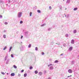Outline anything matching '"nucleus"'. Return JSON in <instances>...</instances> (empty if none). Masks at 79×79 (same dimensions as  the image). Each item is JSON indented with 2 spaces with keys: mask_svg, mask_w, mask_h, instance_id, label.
Returning a JSON list of instances; mask_svg holds the SVG:
<instances>
[{
  "mask_svg": "<svg viewBox=\"0 0 79 79\" xmlns=\"http://www.w3.org/2000/svg\"><path fill=\"white\" fill-rule=\"evenodd\" d=\"M66 15V14H64V15Z\"/></svg>",
  "mask_w": 79,
  "mask_h": 79,
  "instance_id": "obj_59",
  "label": "nucleus"
},
{
  "mask_svg": "<svg viewBox=\"0 0 79 79\" xmlns=\"http://www.w3.org/2000/svg\"><path fill=\"white\" fill-rule=\"evenodd\" d=\"M71 76H71V75H70V76H68V77H68H68H71Z\"/></svg>",
  "mask_w": 79,
  "mask_h": 79,
  "instance_id": "obj_47",
  "label": "nucleus"
},
{
  "mask_svg": "<svg viewBox=\"0 0 79 79\" xmlns=\"http://www.w3.org/2000/svg\"><path fill=\"white\" fill-rule=\"evenodd\" d=\"M29 68H30V69H32L33 68V67H32L31 66Z\"/></svg>",
  "mask_w": 79,
  "mask_h": 79,
  "instance_id": "obj_34",
  "label": "nucleus"
},
{
  "mask_svg": "<svg viewBox=\"0 0 79 79\" xmlns=\"http://www.w3.org/2000/svg\"><path fill=\"white\" fill-rule=\"evenodd\" d=\"M12 48H13V47H10V48L9 51V52H11V49H12Z\"/></svg>",
  "mask_w": 79,
  "mask_h": 79,
  "instance_id": "obj_11",
  "label": "nucleus"
},
{
  "mask_svg": "<svg viewBox=\"0 0 79 79\" xmlns=\"http://www.w3.org/2000/svg\"><path fill=\"white\" fill-rule=\"evenodd\" d=\"M53 42H52L51 43V44H52V45H53Z\"/></svg>",
  "mask_w": 79,
  "mask_h": 79,
  "instance_id": "obj_52",
  "label": "nucleus"
},
{
  "mask_svg": "<svg viewBox=\"0 0 79 79\" xmlns=\"http://www.w3.org/2000/svg\"><path fill=\"white\" fill-rule=\"evenodd\" d=\"M23 76H24V77H26L27 76V73H25V74H24Z\"/></svg>",
  "mask_w": 79,
  "mask_h": 79,
  "instance_id": "obj_19",
  "label": "nucleus"
},
{
  "mask_svg": "<svg viewBox=\"0 0 79 79\" xmlns=\"http://www.w3.org/2000/svg\"><path fill=\"white\" fill-rule=\"evenodd\" d=\"M7 58H8V56H6L5 57V58L4 61H6V60H7Z\"/></svg>",
  "mask_w": 79,
  "mask_h": 79,
  "instance_id": "obj_16",
  "label": "nucleus"
},
{
  "mask_svg": "<svg viewBox=\"0 0 79 79\" xmlns=\"http://www.w3.org/2000/svg\"><path fill=\"white\" fill-rule=\"evenodd\" d=\"M69 18V14H67L66 15V18Z\"/></svg>",
  "mask_w": 79,
  "mask_h": 79,
  "instance_id": "obj_18",
  "label": "nucleus"
},
{
  "mask_svg": "<svg viewBox=\"0 0 79 79\" xmlns=\"http://www.w3.org/2000/svg\"><path fill=\"white\" fill-rule=\"evenodd\" d=\"M68 72H69V73H73L72 70H71V69H69Z\"/></svg>",
  "mask_w": 79,
  "mask_h": 79,
  "instance_id": "obj_3",
  "label": "nucleus"
},
{
  "mask_svg": "<svg viewBox=\"0 0 79 79\" xmlns=\"http://www.w3.org/2000/svg\"><path fill=\"white\" fill-rule=\"evenodd\" d=\"M28 33V31H26V32H24V35L25 37H29V35Z\"/></svg>",
  "mask_w": 79,
  "mask_h": 79,
  "instance_id": "obj_2",
  "label": "nucleus"
},
{
  "mask_svg": "<svg viewBox=\"0 0 79 79\" xmlns=\"http://www.w3.org/2000/svg\"><path fill=\"white\" fill-rule=\"evenodd\" d=\"M54 65L52 64H51V63H50L48 64V67H50V66H53Z\"/></svg>",
  "mask_w": 79,
  "mask_h": 79,
  "instance_id": "obj_9",
  "label": "nucleus"
},
{
  "mask_svg": "<svg viewBox=\"0 0 79 79\" xmlns=\"http://www.w3.org/2000/svg\"><path fill=\"white\" fill-rule=\"evenodd\" d=\"M66 15H65V17H66Z\"/></svg>",
  "mask_w": 79,
  "mask_h": 79,
  "instance_id": "obj_55",
  "label": "nucleus"
},
{
  "mask_svg": "<svg viewBox=\"0 0 79 79\" xmlns=\"http://www.w3.org/2000/svg\"><path fill=\"white\" fill-rule=\"evenodd\" d=\"M21 44H22V42H21Z\"/></svg>",
  "mask_w": 79,
  "mask_h": 79,
  "instance_id": "obj_56",
  "label": "nucleus"
},
{
  "mask_svg": "<svg viewBox=\"0 0 79 79\" xmlns=\"http://www.w3.org/2000/svg\"><path fill=\"white\" fill-rule=\"evenodd\" d=\"M63 1H64V0H63Z\"/></svg>",
  "mask_w": 79,
  "mask_h": 79,
  "instance_id": "obj_60",
  "label": "nucleus"
},
{
  "mask_svg": "<svg viewBox=\"0 0 79 79\" xmlns=\"http://www.w3.org/2000/svg\"><path fill=\"white\" fill-rule=\"evenodd\" d=\"M3 32H6V30H4Z\"/></svg>",
  "mask_w": 79,
  "mask_h": 79,
  "instance_id": "obj_51",
  "label": "nucleus"
},
{
  "mask_svg": "<svg viewBox=\"0 0 79 79\" xmlns=\"http://www.w3.org/2000/svg\"><path fill=\"white\" fill-rule=\"evenodd\" d=\"M39 75H40V76H41V75L42 74V73L41 72H40L39 73Z\"/></svg>",
  "mask_w": 79,
  "mask_h": 79,
  "instance_id": "obj_17",
  "label": "nucleus"
},
{
  "mask_svg": "<svg viewBox=\"0 0 79 79\" xmlns=\"http://www.w3.org/2000/svg\"><path fill=\"white\" fill-rule=\"evenodd\" d=\"M6 6H8V4H6Z\"/></svg>",
  "mask_w": 79,
  "mask_h": 79,
  "instance_id": "obj_54",
  "label": "nucleus"
},
{
  "mask_svg": "<svg viewBox=\"0 0 79 79\" xmlns=\"http://www.w3.org/2000/svg\"><path fill=\"white\" fill-rule=\"evenodd\" d=\"M32 12H30V16H32Z\"/></svg>",
  "mask_w": 79,
  "mask_h": 79,
  "instance_id": "obj_32",
  "label": "nucleus"
},
{
  "mask_svg": "<svg viewBox=\"0 0 79 79\" xmlns=\"http://www.w3.org/2000/svg\"><path fill=\"white\" fill-rule=\"evenodd\" d=\"M2 18V15H0V18Z\"/></svg>",
  "mask_w": 79,
  "mask_h": 79,
  "instance_id": "obj_43",
  "label": "nucleus"
},
{
  "mask_svg": "<svg viewBox=\"0 0 79 79\" xmlns=\"http://www.w3.org/2000/svg\"><path fill=\"white\" fill-rule=\"evenodd\" d=\"M35 50H36V51H37L38 50V48H37V47H36L35 48Z\"/></svg>",
  "mask_w": 79,
  "mask_h": 79,
  "instance_id": "obj_29",
  "label": "nucleus"
},
{
  "mask_svg": "<svg viewBox=\"0 0 79 79\" xmlns=\"http://www.w3.org/2000/svg\"><path fill=\"white\" fill-rule=\"evenodd\" d=\"M9 59H7V61H6V64H8V63H9Z\"/></svg>",
  "mask_w": 79,
  "mask_h": 79,
  "instance_id": "obj_15",
  "label": "nucleus"
},
{
  "mask_svg": "<svg viewBox=\"0 0 79 79\" xmlns=\"http://www.w3.org/2000/svg\"><path fill=\"white\" fill-rule=\"evenodd\" d=\"M13 67L15 69L17 68V66L15 65H13Z\"/></svg>",
  "mask_w": 79,
  "mask_h": 79,
  "instance_id": "obj_21",
  "label": "nucleus"
},
{
  "mask_svg": "<svg viewBox=\"0 0 79 79\" xmlns=\"http://www.w3.org/2000/svg\"><path fill=\"white\" fill-rule=\"evenodd\" d=\"M49 69H51V70H53V69L54 68L53 66H51L49 67Z\"/></svg>",
  "mask_w": 79,
  "mask_h": 79,
  "instance_id": "obj_5",
  "label": "nucleus"
},
{
  "mask_svg": "<svg viewBox=\"0 0 79 79\" xmlns=\"http://www.w3.org/2000/svg\"><path fill=\"white\" fill-rule=\"evenodd\" d=\"M70 1H71V0H67L66 3H70Z\"/></svg>",
  "mask_w": 79,
  "mask_h": 79,
  "instance_id": "obj_10",
  "label": "nucleus"
},
{
  "mask_svg": "<svg viewBox=\"0 0 79 79\" xmlns=\"http://www.w3.org/2000/svg\"><path fill=\"white\" fill-rule=\"evenodd\" d=\"M11 56L12 58H13L14 57V56H13V54H11Z\"/></svg>",
  "mask_w": 79,
  "mask_h": 79,
  "instance_id": "obj_37",
  "label": "nucleus"
},
{
  "mask_svg": "<svg viewBox=\"0 0 79 79\" xmlns=\"http://www.w3.org/2000/svg\"><path fill=\"white\" fill-rule=\"evenodd\" d=\"M63 55V54H60V56H62V55Z\"/></svg>",
  "mask_w": 79,
  "mask_h": 79,
  "instance_id": "obj_49",
  "label": "nucleus"
},
{
  "mask_svg": "<svg viewBox=\"0 0 79 79\" xmlns=\"http://www.w3.org/2000/svg\"><path fill=\"white\" fill-rule=\"evenodd\" d=\"M0 3L1 5H2V4H4V2L1 0H0Z\"/></svg>",
  "mask_w": 79,
  "mask_h": 79,
  "instance_id": "obj_6",
  "label": "nucleus"
},
{
  "mask_svg": "<svg viewBox=\"0 0 79 79\" xmlns=\"http://www.w3.org/2000/svg\"><path fill=\"white\" fill-rule=\"evenodd\" d=\"M28 48H31V44H29L28 46Z\"/></svg>",
  "mask_w": 79,
  "mask_h": 79,
  "instance_id": "obj_26",
  "label": "nucleus"
},
{
  "mask_svg": "<svg viewBox=\"0 0 79 79\" xmlns=\"http://www.w3.org/2000/svg\"><path fill=\"white\" fill-rule=\"evenodd\" d=\"M20 51H22L23 50V47L21 46L20 47Z\"/></svg>",
  "mask_w": 79,
  "mask_h": 79,
  "instance_id": "obj_13",
  "label": "nucleus"
},
{
  "mask_svg": "<svg viewBox=\"0 0 79 79\" xmlns=\"http://www.w3.org/2000/svg\"><path fill=\"white\" fill-rule=\"evenodd\" d=\"M58 60H56L54 61L55 63H58Z\"/></svg>",
  "mask_w": 79,
  "mask_h": 79,
  "instance_id": "obj_27",
  "label": "nucleus"
},
{
  "mask_svg": "<svg viewBox=\"0 0 79 79\" xmlns=\"http://www.w3.org/2000/svg\"><path fill=\"white\" fill-rule=\"evenodd\" d=\"M7 48V47H6V46H5V47H4L3 49V50H5Z\"/></svg>",
  "mask_w": 79,
  "mask_h": 79,
  "instance_id": "obj_24",
  "label": "nucleus"
},
{
  "mask_svg": "<svg viewBox=\"0 0 79 79\" xmlns=\"http://www.w3.org/2000/svg\"><path fill=\"white\" fill-rule=\"evenodd\" d=\"M1 74L3 75H5V73L4 72H1Z\"/></svg>",
  "mask_w": 79,
  "mask_h": 79,
  "instance_id": "obj_40",
  "label": "nucleus"
},
{
  "mask_svg": "<svg viewBox=\"0 0 79 79\" xmlns=\"http://www.w3.org/2000/svg\"><path fill=\"white\" fill-rule=\"evenodd\" d=\"M35 74H37V73H38V71H37V70H35Z\"/></svg>",
  "mask_w": 79,
  "mask_h": 79,
  "instance_id": "obj_28",
  "label": "nucleus"
},
{
  "mask_svg": "<svg viewBox=\"0 0 79 79\" xmlns=\"http://www.w3.org/2000/svg\"><path fill=\"white\" fill-rule=\"evenodd\" d=\"M78 57H79V55H78Z\"/></svg>",
  "mask_w": 79,
  "mask_h": 79,
  "instance_id": "obj_58",
  "label": "nucleus"
},
{
  "mask_svg": "<svg viewBox=\"0 0 79 79\" xmlns=\"http://www.w3.org/2000/svg\"><path fill=\"white\" fill-rule=\"evenodd\" d=\"M44 52H42V55H44Z\"/></svg>",
  "mask_w": 79,
  "mask_h": 79,
  "instance_id": "obj_44",
  "label": "nucleus"
},
{
  "mask_svg": "<svg viewBox=\"0 0 79 79\" xmlns=\"http://www.w3.org/2000/svg\"><path fill=\"white\" fill-rule=\"evenodd\" d=\"M74 60H72L71 63V64L73 65L74 64Z\"/></svg>",
  "mask_w": 79,
  "mask_h": 79,
  "instance_id": "obj_12",
  "label": "nucleus"
},
{
  "mask_svg": "<svg viewBox=\"0 0 79 79\" xmlns=\"http://www.w3.org/2000/svg\"><path fill=\"white\" fill-rule=\"evenodd\" d=\"M23 23V21H21L20 22V24H22V23Z\"/></svg>",
  "mask_w": 79,
  "mask_h": 79,
  "instance_id": "obj_35",
  "label": "nucleus"
},
{
  "mask_svg": "<svg viewBox=\"0 0 79 79\" xmlns=\"http://www.w3.org/2000/svg\"><path fill=\"white\" fill-rule=\"evenodd\" d=\"M66 44H65L64 43V44H63V46L64 47H66Z\"/></svg>",
  "mask_w": 79,
  "mask_h": 79,
  "instance_id": "obj_33",
  "label": "nucleus"
},
{
  "mask_svg": "<svg viewBox=\"0 0 79 79\" xmlns=\"http://www.w3.org/2000/svg\"><path fill=\"white\" fill-rule=\"evenodd\" d=\"M50 30H51V28H49L48 29V31H50Z\"/></svg>",
  "mask_w": 79,
  "mask_h": 79,
  "instance_id": "obj_38",
  "label": "nucleus"
},
{
  "mask_svg": "<svg viewBox=\"0 0 79 79\" xmlns=\"http://www.w3.org/2000/svg\"><path fill=\"white\" fill-rule=\"evenodd\" d=\"M4 24H5V25H7V24H8V23L6 22H5Z\"/></svg>",
  "mask_w": 79,
  "mask_h": 79,
  "instance_id": "obj_36",
  "label": "nucleus"
},
{
  "mask_svg": "<svg viewBox=\"0 0 79 79\" xmlns=\"http://www.w3.org/2000/svg\"><path fill=\"white\" fill-rule=\"evenodd\" d=\"M22 16V12H19L17 15V16L18 18H20Z\"/></svg>",
  "mask_w": 79,
  "mask_h": 79,
  "instance_id": "obj_1",
  "label": "nucleus"
},
{
  "mask_svg": "<svg viewBox=\"0 0 79 79\" xmlns=\"http://www.w3.org/2000/svg\"><path fill=\"white\" fill-rule=\"evenodd\" d=\"M6 74H7V75H8V73H6Z\"/></svg>",
  "mask_w": 79,
  "mask_h": 79,
  "instance_id": "obj_53",
  "label": "nucleus"
},
{
  "mask_svg": "<svg viewBox=\"0 0 79 79\" xmlns=\"http://www.w3.org/2000/svg\"><path fill=\"white\" fill-rule=\"evenodd\" d=\"M66 9H67V8H66L65 10H66Z\"/></svg>",
  "mask_w": 79,
  "mask_h": 79,
  "instance_id": "obj_57",
  "label": "nucleus"
},
{
  "mask_svg": "<svg viewBox=\"0 0 79 79\" xmlns=\"http://www.w3.org/2000/svg\"><path fill=\"white\" fill-rule=\"evenodd\" d=\"M71 43L72 44H74V40H72L71 41Z\"/></svg>",
  "mask_w": 79,
  "mask_h": 79,
  "instance_id": "obj_4",
  "label": "nucleus"
},
{
  "mask_svg": "<svg viewBox=\"0 0 79 79\" xmlns=\"http://www.w3.org/2000/svg\"><path fill=\"white\" fill-rule=\"evenodd\" d=\"M73 49V47H70L69 49V51H71V50Z\"/></svg>",
  "mask_w": 79,
  "mask_h": 79,
  "instance_id": "obj_7",
  "label": "nucleus"
},
{
  "mask_svg": "<svg viewBox=\"0 0 79 79\" xmlns=\"http://www.w3.org/2000/svg\"><path fill=\"white\" fill-rule=\"evenodd\" d=\"M73 34H76L77 32V31L76 30H75L73 31Z\"/></svg>",
  "mask_w": 79,
  "mask_h": 79,
  "instance_id": "obj_14",
  "label": "nucleus"
},
{
  "mask_svg": "<svg viewBox=\"0 0 79 79\" xmlns=\"http://www.w3.org/2000/svg\"><path fill=\"white\" fill-rule=\"evenodd\" d=\"M3 38H4V39H6V35H3Z\"/></svg>",
  "mask_w": 79,
  "mask_h": 79,
  "instance_id": "obj_30",
  "label": "nucleus"
},
{
  "mask_svg": "<svg viewBox=\"0 0 79 79\" xmlns=\"http://www.w3.org/2000/svg\"><path fill=\"white\" fill-rule=\"evenodd\" d=\"M23 36H21V39H23Z\"/></svg>",
  "mask_w": 79,
  "mask_h": 79,
  "instance_id": "obj_45",
  "label": "nucleus"
},
{
  "mask_svg": "<svg viewBox=\"0 0 79 79\" xmlns=\"http://www.w3.org/2000/svg\"><path fill=\"white\" fill-rule=\"evenodd\" d=\"M11 76H15V74L14 73H11L10 74Z\"/></svg>",
  "mask_w": 79,
  "mask_h": 79,
  "instance_id": "obj_8",
  "label": "nucleus"
},
{
  "mask_svg": "<svg viewBox=\"0 0 79 79\" xmlns=\"http://www.w3.org/2000/svg\"><path fill=\"white\" fill-rule=\"evenodd\" d=\"M68 36H69L68 34H66L65 35V37H68Z\"/></svg>",
  "mask_w": 79,
  "mask_h": 79,
  "instance_id": "obj_31",
  "label": "nucleus"
},
{
  "mask_svg": "<svg viewBox=\"0 0 79 79\" xmlns=\"http://www.w3.org/2000/svg\"><path fill=\"white\" fill-rule=\"evenodd\" d=\"M10 2H11V1L10 0L8 1V3L10 4Z\"/></svg>",
  "mask_w": 79,
  "mask_h": 79,
  "instance_id": "obj_46",
  "label": "nucleus"
},
{
  "mask_svg": "<svg viewBox=\"0 0 79 79\" xmlns=\"http://www.w3.org/2000/svg\"><path fill=\"white\" fill-rule=\"evenodd\" d=\"M59 7L60 9V10H61L62 8V6L61 5H60L59 6Z\"/></svg>",
  "mask_w": 79,
  "mask_h": 79,
  "instance_id": "obj_22",
  "label": "nucleus"
},
{
  "mask_svg": "<svg viewBox=\"0 0 79 79\" xmlns=\"http://www.w3.org/2000/svg\"><path fill=\"white\" fill-rule=\"evenodd\" d=\"M44 26H45V24L44 23V24H43L41 25V27H43Z\"/></svg>",
  "mask_w": 79,
  "mask_h": 79,
  "instance_id": "obj_25",
  "label": "nucleus"
},
{
  "mask_svg": "<svg viewBox=\"0 0 79 79\" xmlns=\"http://www.w3.org/2000/svg\"><path fill=\"white\" fill-rule=\"evenodd\" d=\"M18 76L19 77H20V76H21V74H18Z\"/></svg>",
  "mask_w": 79,
  "mask_h": 79,
  "instance_id": "obj_48",
  "label": "nucleus"
},
{
  "mask_svg": "<svg viewBox=\"0 0 79 79\" xmlns=\"http://www.w3.org/2000/svg\"><path fill=\"white\" fill-rule=\"evenodd\" d=\"M77 10V7H75L74 8L73 10L74 11H76V10Z\"/></svg>",
  "mask_w": 79,
  "mask_h": 79,
  "instance_id": "obj_20",
  "label": "nucleus"
},
{
  "mask_svg": "<svg viewBox=\"0 0 79 79\" xmlns=\"http://www.w3.org/2000/svg\"><path fill=\"white\" fill-rule=\"evenodd\" d=\"M49 10H52V7L50 6L49 7Z\"/></svg>",
  "mask_w": 79,
  "mask_h": 79,
  "instance_id": "obj_41",
  "label": "nucleus"
},
{
  "mask_svg": "<svg viewBox=\"0 0 79 79\" xmlns=\"http://www.w3.org/2000/svg\"><path fill=\"white\" fill-rule=\"evenodd\" d=\"M37 11L38 13H41V11L40 10H38Z\"/></svg>",
  "mask_w": 79,
  "mask_h": 79,
  "instance_id": "obj_23",
  "label": "nucleus"
},
{
  "mask_svg": "<svg viewBox=\"0 0 79 79\" xmlns=\"http://www.w3.org/2000/svg\"><path fill=\"white\" fill-rule=\"evenodd\" d=\"M56 44H57L58 45H60V43H56Z\"/></svg>",
  "mask_w": 79,
  "mask_h": 79,
  "instance_id": "obj_42",
  "label": "nucleus"
},
{
  "mask_svg": "<svg viewBox=\"0 0 79 79\" xmlns=\"http://www.w3.org/2000/svg\"><path fill=\"white\" fill-rule=\"evenodd\" d=\"M48 79H51V77H49Z\"/></svg>",
  "mask_w": 79,
  "mask_h": 79,
  "instance_id": "obj_50",
  "label": "nucleus"
},
{
  "mask_svg": "<svg viewBox=\"0 0 79 79\" xmlns=\"http://www.w3.org/2000/svg\"><path fill=\"white\" fill-rule=\"evenodd\" d=\"M24 72V69H23L21 71V73H23Z\"/></svg>",
  "mask_w": 79,
  "mask_h": 79,
  "instance_id": "obj_39",
  "label": "nucleus"
}]
</instances>
